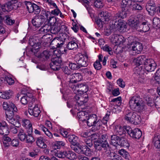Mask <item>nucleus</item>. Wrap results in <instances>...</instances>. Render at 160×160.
Listing matches in <instances>:
<instances>
[{"label":"nucleus","mask_w":160,"mask_h":160,"mask_svg":"<svg viewBox=\"0 0 160 160\" xmlns=\"http://www.w3.org/2000/svg\"><path fill=\"white\" fill-rule=\"evenodd\" d=\"M30 98L27 95H24L22 97L20 100L21 103L23 104H27L28 102L30 100Z\"/></svg>","instance_id":"56"},{"label":"nucleus","mask_w":160,"mask_h":160,"mask_svg":"<svg viewBox=\"0 0 160 160\" xmlns=\"http://www.w3.org/2000/svg\"><path fill=\"white\" fill-rule=\"evenodd\" d=\"M155 79L158 83H160V68L157 70L155 76Z\"/></svg>","instance_id":"63"},{"label":"nucleus","mask_w":160,"mask_h":160,"mask_svg":"<svg viewBox=\"0 0 160 160\" xmlns=\"http://www.w3.org/2000/svg\"><path fill=\"white\" fill-rule=\"evenodd\" d=\"M88 56L87 54L84 56L81 53L76 55L74 57V60L80 68L87 67L88 65Z\"/></svg>","instance_id":"4"},{"label":"nucleus","mask_w":160,"mask_h":160,"mask_svg":"<svg viewBox=\"0 0 160 160\" xmlns=\"http://www.w3.org/2000/svg\"><path fill=\"white\" fill-rule=\"evenodd\" d=\"M113 27L114 28L119 29L120 32H124L126 30V23L122 20L120 21L119 22H116V24H114Z\"/></svg>","instance_id":"13"},{"label":"nucleus","mask_w":160,"mask_h":160,"mask_svg":"<svg viewBox=\"0 0 160 160\" xmlns=\"http://www.w3.org/2000/svg\"><path fill=\"white\" fill-rule=\"evenodd\" d=\"M10 90L8 91L2 92L0 91V98L3 99H8L10 98L11 95Z\"/></svg>","instance_id":"33"},{"label":"nucleus","mask_w":160,"mask_h":160,"mask_svg":"<svg viewBox=\"0 0 160 160\" xmlns=\"http://www.w3.org/2000/svg\"><path fill=\"white\" fill-rule=\"evenodd\" d=\"M128 126H124L123 127L118 125L115 126L114 132L120 136L125 135L127 131L126 130V128Z\"/></svg>","instance_id":"17"},{"label":"nucleus","mask_w":160,"mask_h":160,"mask_svg":"<svg viewBox=\"0 0 160 160\" xmlns=\"http://www.w3.org/2000/svg\"><path fill=\"white\" fill-rule=\"evenodd\" d=\"M39 128L43 131L45 134L49 137L50 138L52 139L54 138L52 133L50 132V131L48 130V129L45 128L43 125L42 124L40 125L39 126Z\"/></svg>","instance_id":"31"},{"label":"nucleus","mask_w":160,"mask_h":160,"mask_svg":"<svg viewBox=\"0 0 160 160\" xmlns=\"http://www.w3.org/2000/svg\"><path fill=\"white\" fill-rule=\"evenodd\" d=\"M121 138L116 135H112L111 136V144L115 146H117Z\"/></svg>","instance_id":"28"},{"label":"nucleus","mask_w":160,"mask_h":160,"mask_svg":"<svg viewBox=\"0 0 160 160\" xmlns=\"http://www.w3.org/2000/svg\"><path fill=\"white\" fill-rule=\"evenodd\" d=\"M65 39L61 36L55 38L51 42V45H53L52 47L55 48L61 47L63 44Z\"/></svg>","instance_id":"9"},{"label":"nucleus","mask_w":160,"mask_h":160,"mask_svg":"<svg viewBox=\"0 0 160 160\" xmlns=\"http://www.w3.org/2000/svg\"><path fill=\"white\" fill-rule=\"evenodd\" d=\"M102 49L103 51L108 52V54L110 55H112L113 54L112 48L108 45L106 44L104 46H103L102 47Z\"/></svg>","instance_id":"52"},{"label":"nucleus","mask_w":160,"mask_h":160,"mask_svg":"<svg viewBox=\"0 0 160 160\" xmlns=\"http://www.w3.org/2000/svg\"><path fill=\"white\" fill-rule=\"evenodd\" d=\"M149 29L150 28L148 23L146 22H144L141 23L140 22L139 25L136 28V30L140 32H146L148 31Z\"/></svg>","instance_id":"14"},{"label":"nucleus","mask_w":160,"mask_h":160,"mask_svg":"<svg viewBox=\"0 0 160 160\" xmlns=\"http://www.w3.org/2000/svg\"><path fill=\"white\" fill-rule=\"evenodd\" d=\"M119 153L125 159H127L128 158V153L125 150L122 149L120 150L119 151Z\"/></svg>","instance_id":"57"},{"label":"nucleus","mask_w":160,"mask_h":160,"mask_svg":"<svg viewBox=\"0 0 160 160\" xmlns=\"http://www.w3.org/2000/svg\"><path fill=\"white\" fill-rule=\"evenodd\" d=\"M146 8L148 13L151 15H153L155 12L156 10L155 5L152 6L148 5L147 6H146Z\"/></svg>","instance_id":"44"},{"label":"nucleus","mask_w":160,"mask_h":160,"mask_svg":"<svg viewBox=\"0 0 160 160\" xmlns=\"http://www.w3.org/2000/svg\"><path fill=\"white\" fill-rule=\"evenodd\" d=\"M60 31V27L58 26L54 25L51 27L50 32L53 34H56Z\"/></svg>","instance_id":"51"},{"label":"nucleus","mask_w":160,"mask_h":160,"mask_svg":"<svg viewBox=\"0 0 160 160\" xmlns=\"http://www.w3.org/2000/svg\"><path fill=\"white\" fill-rule=\"evenodd\" d=\"M132 9L136 10H141L142 9V7L139 3L134 2L132 5Z\"/></svg>","instance_id":"55"},{"label":"nucleus","mask_w":160,"mask_h":160,"mask_svg":"<svg viewBox=\"0 0 160 160\" xmlns=\"http://www.w3.org/2000/svg\"><path fill=\"white\" fill-rule=\"evenodd\" d=\"M68 65L69 67L72 70H77L80 68L77 63H69Z\"/></svg>","instance_id":"61"},{"label":"nucleus","mask_w":160,"mask_h":160,"mask_svg":"<svg viewBox=\"0 0 160 160\" xmlns=\"http://www.w3.org/2000/svg\"><path fill=\"white\" fill-rule=\"evenodd\" d=\"M105 147L103 148V152L107 156L111 157L112 160H119L121 159V157L117 154L112 153L110 151V148L108 143L105 144Z\"/></svg>","instance_id":"8"},{"label":"nucleus","mask_w":160,"mask_h":160,"mask_svg":"<svg viewBox=\"0 0 160 160\" xmlns=\"http://www.w3.org/2000/svg\"><path fill=\"white\" fill-rule=\"evenodd\" d=\"M50 52L48 50H44L42 52L35 55L42 60H45L49 58L50 56Z\"/></svg>","instance_id":"19"},{"label":"nucleus","mask_w":160,"mask_h":160,"mask_svg":"<svg viewBox=\"0 0 160 160\" xmlns=\"http://www.w3.org/2000/svg\"><path fill=\"white\" fill-rule=\"evenodd\" d=\"M69 50H76L78 48L77 41L76 40L69 42L67 46Z\"/></svg>","instance_id":"25"},{"label":"nucleus","mask_w":160,"mask_h":160,"mask_svg":"<svg viewBox=\"0 0 160 160\" xmlns=\"http://www.w3.org/2000/svg\"><path fill=\"white\" fill-rule=\"evenodd\" d=\"M70 147L72 149L79 154L84 153V149H85L84 147L82 146L78 143L75 145H71Z\"/></svg>","instance_id":"16"},{"label":"nucleus","mask_w":160,"mask_h":160,"mask_svg":"<svg viewBox=\"0 0 160 160\" xmlns=\"http://www.w3.org/2000/svg\"><path fill=\"white\" fill-rule=\"evenodd\" d=\"M132 0H122L121 7L129 9V6L131 5Z\"/></svg>","instance_id":"40"},{"label":"nucleus","mask_w":160,"mask_h":160,"mask_svg":"<svg viewBox=\"0 0 160 160\" xmlns=\"http://www.w3.org/2000/svg\"><path fill=\"white\" fill-rule=\"evenodd\" d=\"M11 139L9 137L5 136L3 138L2 142L3 146L7 148L9 147L11 144Z\"/></svg>","instance_id":"38"},{"label":"nucleus","mask_w":160,"mask_h":160,"mask_svg":"<svg viewBox=\"0 0 160 160\" xmlns=\"http://www.w3.org/2000/svg\"><path fill=\"white\" fill-rule=\"evenodd\" d=\"M68 140L71 142V145H75L78 143V138L74 135H69Z\"/></svg>","instance_id":"39"},{"label":"nucleus","mask_w":160,"mask_h":160,"mask_svg":"<svg viewBox=\"0 0 160 160\" xmlns=\"http://www.w3.org/2000/svg\"><path fill=\"white\" fill-rule=\"evenodd\" d=\"M143 46L142 44L138 42H137L134 43L132 47V49L131 52L132 54L133 55H135L137 54L140 53L143 49Z\"/></svg>","instance_id":"11"},{"label":"nucleus","mask_w":160,"mask_h":160,"mask_svg":"<svg viewBox=\"0 0 160 160\" xmlns=\"http://www.w3.org/2000/svg\"><path fill=\"white\" fill-rule=\"evenodd\" d=\"M86 120L84 119L82 121L86 122L88 126L91 127L93 125V124L97 121L98 118L95 114H88L86 116Z\"/></svg>","instance_id":"12"},{"label":"nucleus","mask_w":160,"mask_h":160,"mask_svg":"<svg viewBox=\"0 0 160 160\" xmlns=\"http://www.w3.org/2000/svg\"><path fill=\"white\" fill-rule=\"evenodd\" d=\"M126 130L130 137L133 138L138 139L142 136L141 131L138 128L133 130L129 126H128L126 127Z\"/></svg>","instance_id":"5"},{"label":"nucleus","mask_w":160,"mask_h":160,"mask_svg":"<svg viewBox=\"0 0 160 160\" xmlns=\"http://www.w3.org/2000/svg\"><path fill=\"white\" fill-rule=\"evenodd\" d=\"M123 38H124L122 36L116 35V37L115 38V42L119 44H122L125 42V40Z\"/></svg>","instance_id":"47"},{"label":"nucleus","mask_w":160,"mask_h":160,"mask_svg":"<svg viewBox=\"0 0 160 160\" xmlns=\"http://www.w3.org/2000/svg\"><path fill=\"white\" fill-rule=\"evenodd\" d=\"M84 148L85 149H84V153H83V154L88 156H91L92 155L93 152L89 148H87V146L85 147Z\"/></svg>","instance_id":"60"},{"label":"nucleus","mask_w":160,"mask_h":160,"mask_svg":"<svg viewBox=\"0 0 160 160\" xmlns=\"http://www.w3.org/2000/svg\"><path fill=\"white\" fill-rule=\"evenodd\" d=\"M22 125L28 129V132L30 133L32 132L33 129L32 124L30 121L28 119H24L22 120Z\"/></svg>","instance_id":"21"},{"label":"nucleus","mask_w":160,"mask_h":160,"mask_svg":"<svg viewBox=\"0 0 160 160\" xmlns=\"http://www.w3.org/2000/svg\"><path fill=\"white\" fill-rule=\"evenodd\" d=\"M118 145L126 148L128 147L129 146V143L127 140L122 137L121 138L118 144Z\"/></svg>","instance_id":"34"},{"label":"nucleus","mask_w":160,"mask_h":160,"mask_svg":"<svg viewBox=\"0 0 160 160\" xmlns=\"http://www.w3.org/2000/svg\"><path fill=\"white\" fill-rule=\"evenodd\" d=\"M65 145L64 142L62 141H57L55 143L53 147L54 149H59L61 147H63Z\"/></svg>","instance_id":"53"},{"label":"nucleus","mask_w":160,"mask_h":160,"mask_svg":"<svg viewBox=\"0 0 160 160\" xmlns=\"http://www.w3.org/2000/svg\"><path fill=\"white\" fill-rule=\"evenodd\" d=\"M82 77L81 74L79 73H74L70 76V81L72 82L76 83L78 82L81 81Z\"/></svg>","instance_id":"18"},{"label":"nucleus","mask_w":160,"mask_h":160,"mask_svg":"<svg viewBox=\"0 0 160 160\" xmlns=\"http://www.w3.org/2000/svg\"><path fill=\"white\" fill-rule=\"evenodd\" d=\"M28 132V134L27 135L26 139L25 141L27 143H32L35 140L31 134L32 132Z\"/></svg>","instance_id":"48"},{"label":"nucleus","mask_w":160,"mask_h":160,"mask_svg":"<svg viewBox=\"0 0 160 160\" xmlns=\"http://www.w3.org/2000/svg\"><path fill=\"white\" fill-rule=\"evenodd\" d=\"M108 142L104 141L102 142L100 140H98L94 142V147L98 150H101L102 148L105 147V144L107 143Z\"/></svg>","instance_id":"23"},{"label":"nucleus","mask_w":160,"mask_h":160,"mask_svg":"<svg viewBox=\"0 0 160 160\" xmlns=\"http://www.w3.org/2000/svg\"><path fill=\"white\" fill-rule=\"evenodd\" d=\"M134 112H130L127 113L125 115L124 118L126 120L130 122H132L133 119L132 116L134 114Z\"/></svg>","instance_id":"46"},{"label":"nucleus","mask_w":160,"mask_h":160,"mask_svg":"<svg viewBox=\"0 0 160 160\" xmlns=\"http://www.w3.org/2000/svg\"><path fill=\"white\" fill-rule=\"evenodd\" d=\"M36 142L37 145L40 148H44L47 147V145L44 142V139L41 136L37 138Z\"/></svg>","instance_id":"24"},{"label":"nucleus","mask_w":160,"mask_h":160,"mask_svg":"<svg viewBox=\"0 0 160 160\" xmlns=\"http://www.w3.org/2000/svg\"><path fill=\"white\" fill-rule=\"evenodd\" d=\"M24 3L26 5L27 8L29 13L32 12L33 11V6L35 4L29 1H25Z\"/></svg>","instance_id":"43"},{"label":"nucleus","mask_w":160,"mask_h":160,"mask_svg":"<svg viewBox=\"0 0 160 160\" xmlns=\"http://www.w3.org/2000/svg\"><path fill=\"white\" fill-rule=\"evenodd\" d=\"M42 13H43V15H36L32 20V24L35 27L39 28L46 19L48 20L49 22L51 24L54 23L56 22L55 17H48L50 13L49 12L42 10Z\"/></svg>","instance_id":"2"},{"label":"nucleus","mask_w":160,"mask_h":160,"mask_svg":"<svg viewBox=\"0 0 160 160\" xmlns=\"http://www.w3.org/2000/svg\"><path fill=\"white\" fill-rule=\"evenodd\" d=\"M144 67L146 71L151 72L156 68L157 64L154 60L151 58H147L144 62Z\"/></svg>","instance_id":"6"},{"label":"nucleus","mask_w":160,"mask_h":160,"mask_svg":"<svg viewBox=\"0 0 160 160\" xmlns=\"http://www.w3.org/2000/svg\"><path fill=\"white\" fill-rule=\"evenodd\" d=\"M140 23L138 19L136 16H131L128 20V23L129 25L133 28L136 30Z\"/></svg>","instance_id":"10"},{"label":"nucleus","mask_w":160,"mask_h":160,"mask_svg":"<svg viewBox=\"0 0 160 160\" xmlns=\"http://www.w3.org/2000/svg\"><path fill=\"white\" fill-rule=\"evenodd\" d=\"M102 124V121L100 119H97V121L93 124L92 129V131H96L99 130Z\"/></svg>","instance_id":"26"},{"label":"nucleus","mask_w":160,"mask_h":160,"mask_svg":"<svg viewBox=\"0 0 160 160\" xmlns=\"http://www.w3.org/2000/svg\"><path fill=\"white\" fill-rule=\"evenodd\" d=\"M78 89H77V91L79 92H81L82 93H84L86 92L88 90V86L87 85H85L82 84H78Z\"/></svg>","instance_id":"30"},{"label":"nucleus","mask_w":160,"mask_h":160,"mask_svg":"<svg viewBox=\"0 0 160 160\" xmlns=\"http://www.w3.org/2000/svg\"><path fill=\"white\" fill-rule=\"evenodd\" d=\"M28 112L30 115L37 117L39 115L41 111L38 107V105L35 104L32 108L28 109Z\"/></svg>","instance_id":"15"},{"label":"nucleus","mask_w":160,"mask_h":160,"mask_svg":"<svg viewBox=\"0 0 160 160\" xmlns=\"http://www.w3.org/2000/svg\"><path fill=\"white\" fill-rule=\"evenodd\" d=\"M27 135L26 134L25 132L23 130L20 129V130H19L18 137L21 141H25L26 139Z\"/></svg>","instance_id":"41"},{"label":"nucleus","mask_w":160,"mask_h":160,"mask_svg":"<svg viewBox=\"0 0 160 160\" xmlns=\"http://www.w3.org/2000/svg\"><path fill=\"white\" fill-rule=\"evenodd\" d=\"M9 132L7 124L5 122H2V126L0 129V134L3 135H7Z\"/></svg>","instance_id":"27"},{"label":"nucleus","mask_w":160,"mask_h":160,"mask_svg":"<svg viewBox=\"0 0 160 160\" xmlns=\"http://www.w3.org/2000/svg\"><path fill=\"white\" fill-rule=\"evenodd\" d=\"M3 108L6 111V118L12 125H15L17 127L20 126L21 124L18 120L14 118L15 112L17 111V108L15 105L12 102L9 103L7 102H4L2 104Z\"/></svg>","instance_id":"1"},{"label":"nucleus","mask_w":160,"mask_h":160,"mask_svg":"<svg viewBox=\"0 0 160 160\" xmlns=\"http://www.w3.org/2000/svg\"><path fill=\"white\" fill-rule=\"evenodd\" d=\"M4 81H6L9 85H12L14 83V80L11 77L8 76H5L4 78Z\"/></svg>","instance_id":"58"},{"label":"nucleus","mask_w":160,"mask_h":160,"mask_svg":"<svg viewBox=\"0 0 160 160\" xmlns=\"http://www.w3.org/2000/svg\"><path fill=\"white\" fill-rule=\"evenodd\" d=\"M82 72L87 76H92L93 75V73L92 70L88 68L82 69Z\"/></svg>","instance_id":"45"},{"label":"nucleus","mask_w":160,"mask_h":160,"mask_svg":"<svg viewBox=\"0 0 160 160\" xmlns=\"http://www.w3.org/2000/svg\"><path fill=\"white\" fill-rule=\"evenodd\" d=\"M66 158L71 160H73L77 158V156L75 153L72 151H67Z\"/></svg>","instance_id":"42"},{"label":"nucleus","mask_w":160,"mask_h":160,"mask_svg":"<svg viewBox=\"0 0 160 160\" xmlns=\"http://www.w3.org/2000/svg\"><path fill=\"white\" fill-rule=\"evenodd\" d=\"M17 1L15 0H12L8 2L6 4L2 6V9L4 12H9L13 9H17L18 6L17 3Z\"/></svg>","instance_id":"7"},{"label":"nucleus","mask_w":160,"mask_h":160,"mask_svg":"<svg viewBox=\"0 0 160 160\" xmlns=\"http://www.w3.org/2000/svg\"><path fill=\"white\" fill-rule=\"evenodd\" d=\"M153 141L154 146L157 148L160 149V135L155 136Z\"/></svg>","instance_id":"36"},{"label":"nucleus","mask_w":160,"mask_h":160,"mask_svg":"<svg viewBox=\"0 0 160 160\" xmlns=\"http://www.w3.org/2000/svg\"><path fill=\"white\" fill-rule=\"evenodd\" d=\"M51 26L49 24H46L44 26L40 28L39 31L41 33H47L50 31L51 29Z\"/></svg>","instance_id":"32"},{"label":"nucleus","mask_w":160,"mask_h":160,"mask_svg":"<svg viewBox=\"0 0 160 160\" xmlns=\"http://www.w3.org/2000/svg\"><path fill=\"white\" fill-rule=\"evenodd\" d=\"M121 18H120L119 14L117 13L112 18V24L114 25V24H116V22H119L120 21L122 20L121 19Z\"/></svg>","instance_id":"59"},{"label":"nucleus","mask_w":160,"mask_h":160,"mask_svg":"<svg viewBox=\"0 0 160 160\" xmlns=\"http://www.w3.org/2000/svg\"><path fill=\"white\" fill-rule=\"evenodd\" d=\"M147 58L144 55H141L135 58L133 62L137 67L141 65H144V62L146 61Z\"/></svg>","instance_id":"20"},{"label":"nucleus","mask_w":160,"mask_h":160,"mask_svg":"<svg viewBox=\"0 0 160 160\" xmlns=\"http://www.w3.org/2000/svg\"><path fill=\"white\" fill-rule=\"evenodd\" d=\"M100 16L102 20L105 22L104 23L106 22L109 20L110 15L108 14L107 12H101L100 14Z\"/></svg>","instance_id":"37"},{"label":"nucleus","mask_w":160,"mask_h":160,"mask_svg":"<svg viewBox=\"0 0 160 160\" xmlns=\"http://www.w3.org/2000/svg\"><path fill=\"white\" fill-rule=\"evenodd\" d=\"M5 18H6L5 20L6 22L8 25H11L14 23V20H12L8 16H6Z\"/></svg>","instance_id":"62"},{"label":"nucleus","mask_w":160,"mask_h":160,"mask_svg":"<svg viewBox=\"0 0 160 160\" xmlns=\"http://www.w3.org/2000/svg\"><path fill=\"white\" fill-rule=\"evenodd\" d=\"M52 63H55L57 65H59V64L62 62V60L60 57L55 56L52 58L51 60Z\"/></svg>","instance_id":"50"},{"label":"nucleus","mask_w":160,"mask_h":160,"mask_svg":"<svg viewBox=\"0 0 160 160\" xmlns=\"http://www.w3.org/2000/svg\"><path fill=\"white\" fill-rule=\"evenodd\" d=\"M132 118L133 120H132V123L135 124H138L140 123L141 118L140 116L137 114L136 113L134 112Z\"/></svg>","instance_id":"35"},{"label":"nucleus","mask_w":160,"mask_h":160,"mask_svg":"<svg viewBox=\"0 0 160 160\" xmlns=\"http://www.w3.org/2000/svg\"><path fill=\"white\" fill-rule=\"evenodd\" d=\"M92 4L97 8H102L104 6V4L102 3L101 0H94L93 3Z\"/></svg>","instance_id":"49"},{"label":"nucleus","mask_w":160,"mask_h":160,"mask_svg":"<svg viewBox=\"0 0 160 160\" xmlns=\"http://www.w3.org/2000/svg\"><path fill=\"white\" fill-rule=\"evenodd\" d=\"M121 11L118 12V13L119 15L120 18L123 19L126 18L127 15L129 13V9L126 8L121 7Z\"/></svg>","instance_id":"29"},{"label":"nucleus","mask_w":160,"mask_h":160,"mask_svg":"<svg viewBox=\"0 0 160 160\" xmlns=\"http://www.w3.org/2000/svg\"><path fill=\"white\" fill-rule=\"evenodd\" d=\"M19 128V127H17L15 125H11L10 128V131L13 134H16L20 130Z\"/></svg>","instance_id":"64"},{"label":"nucleus","mask_w":160,"mask_h":160,"mask_svg":"<svg viewBox=\"0 0 160 160\" xmlns=\"http://www.w3.org/2000/svg\"><path fill=\"white\" fill-rule=\"evenodd\" d=\"M1 15L2 12L0 10V34H3L5 32V31L4 27L2 25L4 18L1 16Z\"/></svg>","instance_id":"54"},{"label":"nucleus","mask_w":160,"mask_h":160,"mask_svg":"<svg viewBox=\"0 0 160 160\" xmlns=\"http://www.w3.org/2000/svg\"><path fill=\"white\" fill-rule=\"evenodd\" d=\"M30 45L32 47L31 51L35 54L39 51L40 48V43H35L32 40H29Z\"/></svg>","instance_id":"22"},{"label":"nucleus","mask_w":160,"mask_h":160,"mask_svg":"<svg viewBox=\"0 0 160 160\" xmlns=\"http://www.w3.org/2000/svg\"><path fill=\"white\" fill-rule=\"evenodd\" d=\"M129 104L131 109L135 111L141 112L144 108V104L142 99L137 96L130 98Z\"/></svg>","instance_id":"3"}]
</instances>
